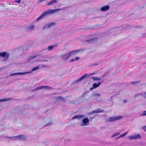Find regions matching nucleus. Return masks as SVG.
Returning <instances> with one entry per match:
<instances>
[{"label": "nucleus", "mask_w": 146, "mask_h": 146, "mask_svg": "<svg viewBox=\"0 0 146 146\" xmlns=\"http://www.w3.org/2000/svg\"><path fill=\"white\" fill-rule=\"evenodd\" d=\"M61 10V9H48L46 11L44 12L41 15L38 17L36 21H37L41 19L45 16L52 13H54L56 12H58Z\"/></svg>", "instance_id": "1"}, {"label": "nucleus", "mask_w": 146, "mask_h": 146, "mask_svg": "<svg viewBox=\"0 0 146 146\" xmlns=\"http://www.w3.org/2000/svg\"><path fill=\"white\" fill-rule=\"evenodd\" d=\"M123 117L122 115L116 116L113 117H111L108 118L107 121L108 122L115 121L121 119Z\"/></svg>", "instance_id": "2"}, {"label": "nucleus", "mask_w": 146, "mask_h": 146, "mask_svg": "<svg viewBox=\"0 0 146 146\" xmlns=\"http://www.w3.org/2000/svg\"><path fill=\"white\" fill-rule=\"evenodd\" d=\"M13 140H21L23 141L26 140V138L23 135H20L18 136L12 137H11Z\"/></svg>", "instance_id": "3"}, {"label": "nucleus", "mask_w": 146, "mask_h": 146, "mask_svg": "<svg viewBox=\"0 0 146 146\" xmlns=\"http://www.w3.org/2000/svg\"><path fill=\"white\" fill-rule=\"evenodd\" d=\"M89 124V120L88 118H84L82 120V122L80 123V125L82 126H86L88 125Z\"/></svg>", "instance_id": "4"}, {"label": "nucleus", "mask_w": 146, "mask_h": 146, "mask_svg": "<svg viewBox=\"0 0 146 146\" xmlns=\"http://www.w3.org/2000/svg\"><path fill=\"white\" fill-rule=\"evenodd\" d=\"M52 88L48 86H42L39 87H38L34 89L33 91L34 92L37 91L38 90H41L42 89H44L46 90H48L52 89Z\"/></svg>", "instance_id": "5"}, {"label": "nucleus", "mask_w": 146, "mask_h": 146, "mask_svg": "<svg viewBox=\"0 0 146 146\" xmlns=\"http://www.w3.org/2000/svg\"><path fill=\"white\" fill-rule=\"evenodd\" d=\"M45 125H48L52 123V119L51 117H48L45 118L44 119Z\"/></svg>", "instance_id": "6"}, {"label": "nucleus", "mask_w": 146, "mask_h": 146, "mask_svg": "<svg viewBox=\"0 0 146 146\" xmlns=\"http://www.w3.org/2000/svg\"><path fill=\"white\" fill-rule=\"evenodd\" d=\"M141 136L139 134H137L136 135H133L128 137V139L130 140H136L140 139Z\"/></svg>", "instance_id": "7"}, {"label": "nucleus", "mask_w": 146, "mask_h": 146, "mask_svg": "<svg viewBox=\"0 0 146 146\" xmlns=\"http://www.w3.org/2000/svg\"><path fill=\"white\" fill-rule=\"evenodd\" d=\"M79 51V50H78L72 51L68 53H67L66 56H67V58H70L71 56L78 53Z\"/></svg>", "instance_id": "8"}, {"label": "nucleus", "mask_w": 146, "mask_h": 146, "mask_svg": "<svg viewBox=\"0 0 146 146\" xmlns=\"http://www.w3.org/2000/svg\"><path fill=\"white\" fill-rule=\"evenodd\" d=\"M86 115L84 114H78L74 116L72 118V119H80L82 118L85 117Z\"/></svg>", "instance_id": "9"}, {"label": "nucleus", "mask_w": 146, "mask_h": 146, "mask_svg": "<svg viewBox=\"0 0 146 146\" xmlns=\"http://www.w3.org/2000/svg\"><path fill=\"white\" fill-rule=\"evenodd\" d=\"M31 72H17L14 73L13 74H11L9 75V76H15L17 75H24L26 74H28L30 73Z\"/></svg>", "instance_id": "10"}, {"label": "nucleus", "mask_w": 146, "mask_h": 146, "mask_svg": "<svg viewBox=\"0 0 146 146\" xmlns=\"http://www.w3.org/2000/svg\"><path fill=\"white\" fill-rule=\"evenodd\" d=\"M9 55L8 54L6 53L5 52H0V57L4 58L5 60L7 59L9 57Z\"/></svg>", "instance_id": "11"}, {"label": "nucleus", "mask_w": 146, "mask_h": 146, "mask_svg": "<svg viewBox=\"0 0 146 146\" xmlns=\"http://www.w3.org/2000/svg\"><path fill=\"white\" fill-rule=\"evenodd\" d=\"M54 24L55 23H50L45 25L43 27L42 29H45L49 28L51 26H52L53 25H54Z\"/></svg>", "instance_id": "12"}, {"label": "nucleus", "mask_w": 146, "mask_h": 146, "mask_svg": "<svg viewBox=\"0 0 146 146\" xmlns=\"http://www.w3.org/2000/svg\"><path fill=\"white\" fill-rule=\"evenodd\" d=\"M100 84L101 83L100 82H98V84L96 83H94L93 85V87L91 88H90V90H91L94 88L98 87L100 86Z\"/></svg>", "instance_id": "13"}, {"label": "nucleus", "mask_w": 146, "mask_h": 146, "mask_svg": "<svg viewBox=\"0 0 146 146\" xmlns=\"http://www.w3.org/2000/svg\"><path fill=\"white\" fill-rule=\"evenodd\" d=\"M88 76V75L87 74H85L84 75L82 76L78 80L77 82H80L82 80H83Z\"/></svg>", "instance_id": "14"}, {"label": "nucleus", "mask_w": 146, "mask_h": 146, "mask_svg": "<svg viewBox=\"0 0 146 146\" xmlns=\"http://www.w3.org/2000/svg\"><path fill=\"white\" fill-rule=\"evenodd\" d=\"M110 8V7L109 6H105L104 7H102L101 8V10L102 11H105L108 10Z\"/></svg>", "instance_id": "15"}, {"label": "nucleus", "mask_w": 146, "mask_h": 146, "mask_svg": "<svg viewBox=\"0 0 146 146\" xmlns=\"http://www.w3.org/2000/svg\"><path fill=\"white\" fill-rule=\"evenodd\" d=\"M57 1L56 0H52L49 2L47 3L48 5H53L55 3H56L57 2Z\"/></svg>", "instance_id": "16"}, {"label": "nucleus", "mask_w": 146, "mask_h": 146, "mask_svg": "<svg viewBox=\"0 0 146 146\" xmlns=\"http://www.w3.org/2000/svg\"><path fill=\"white\" fill-rule=\"evenodd\" d=\"M103 110L100 109H98L96 110L92 111V113H98L100 112H103Z\"/></svg>", "instance_id": "17"}, {"label": "nucleus", "mask_w": 146, "mask_h": 146, "mask_svg": "<svg viewBox=\"0 0 146 146\" xmlns=\"http://www.w3.org/2000/svg\"><path fill=\"white\" fill-rule=\"evenodd\" d=\"M79 59H80V58L79 57H77L74 59H71L70 60V62H72L74 61H78V60H79Z\"/></svg>", "instance_id": "18"}, {"label": "nucleus", "mask_w": 146, "mask_h": 146, "mask_svg": "<svg viewBox=\"0 0 146 146\" xmlns=\"http://www.w3.org/2000/svg\"><path fill=\"white\" fill-rule=\"evenodd\" d=\"M92 78L94 80H101V78L99 77H94Z\"/></svg>", "instance_id": "19"}, {"label": "nucleus", "mask_w": 146, "mask_h": 146, "mask_svg": "<svg viewBox=\"0 0 146 146\" xmlns=\"http://www.w3.org/2000/svg\"><path fill=\"white\" fill-rule=\"evenodd\" d=\"M35 26L34 25H31L28 27V29L29 30H32L34 29L35 28Z\"/></svg>", "instance_id": "20"}, {"label": "nucleus", "mask_w": 146, "mask_h": 146, "mask_svg": "<svg viewBox=\"0 0 146 146\" xmlns=\"http://www.w3.org/2000/svg\"><path fill=\"white\" fill-rule=\"evenodd\" d=\"M38 69H39V66H37L36 67L33 68L32 69L31 71V72L30 73H31L32 72L34 71H35V70H37Z\"/></svg>", "instance_id": "21"}, {"label": "nucleus", "mask_w": 146, "mask_h": 146, "mask_svg": "<svg viewBox=\"0 0 146 146\" xmlns=\"http://www.w3.org/2000/svg\"><path fill=\"white\" fill-rule=\"evenodd\" d=\"M54 46H49L48 48H47V49L49 50V51H50L51 50H52L54 47Z\"/></svg>", "instance_id": "22"}, {"label": "nucleus", "mask_w": 146, "mask_h": 146, "mask_svg": "<svg viewBox=\"0 0 146 146\" xmlns=\"http://www.w3.org/2000/svg\"><path fill=\"white\" fill-rule=\"evenodd\" d=\"M120 134V133L119 132H118L117 133H115L114 134L111 136V137L113 138L115 136H117V135H119Z\"/></svg>", "instance_id": "23"}, {"label": "nucleus", "mask_w": 146, "mask_h": 146, "mask_svg": "<svg viewBox=\"0 0 146 146\" xmlns=\"http://www.w3.org/2000/svg\"><path fill=\"white\" fill-rule=\"evenodd\" d=\"M66 55V54L63 56H62V59H64V60H66L68 59V58H67V56Z\"/></svg>", "instance_id": "24"}, {"label": "nucleus", "mask_w": 146, "mask_h": 146, "mask_svg": "<svg viewBox=\"0 0 146 146\" xmlns=\"http://www.w3.org/2000/svg\"><path fill=\"white\" fill-rule=\"evenodd\" d=\"M127 133V132H126L125 133L121 135L120 136V137H122L124 136Z\"/></svg>", "instance_id": "25"}, {"label": "nucleus", "mask_w": 146, "mask_h": 146, "mask_svg": "<svg viewBox=\"0 0 146 146\" xmlns=\"http://www.w3.org/2000/svg\"><path fill=\"white\" fill-rule=\"evenodd\" d=\"M141 116H146V111H144L143 113L141 115Z\"/></svg>", "instance_id": "26"}, {"label": "nucleus", "mask_w": 146, "mask_h": 146, "mask_svg": "<svg viewBox=\"0 0 146 146\" xmlns=\"http://www.w3.org/2000/svg\"><path fill=\"white\" fill-rule=\"evenodd\" d=\"M142 128L144 131H146V126H142Z\"/></svg>", "instance_id": "27"}, {"label": "nucleus", "mask_w": 146, "mask_h": 146, "mask_svg": "<svg viewBox=\"0 0 146 146\" xmlns=\"http://www.w3.org/2000/svg\"><path fill=\"white\" fill-rule=\"evenodd\" d=\"M95 96H98L100 97L101 96V95L99 94H96L94 95Z\"/></svg>", "instance_id": "28"}, {"label": "nucleus", "mask_w": 146, "mask_h": 146, "mask_svg": "<svg viewBox=\"0 0 146 146\" xmlns=\"http://www.w3.org/2000/svg\"><path fill=\"white\" fill-rule=\"evenodd\" d=\"M36 57V56H31L29 58V60H30L31 59H32L35 58Z\"/></svg>", "instance_id": "29"}, {"label": "nucleus", "mask_w": 146, "mask_h": 146, "mask_svg": "<svg viewBox=\"0 0 146 146\" xmlns=\"http://www.w3.org/2000/svg\"><path fill=\"white\" fill-rule=\"evenodd\" d=\"M141 95H142L143 96V97L146 98V93H143V94H141Z\"/></svg>", "instance_id": "30"}, {"label": "nucleus", "mask_w": 146, "mask_h": 146, "mask_svg": "<svg viewBox=\"0 0 146 146\" xmlns=\"http://www.w3.org/2000/svg\"><path fill=\"white\" fill-rule=\"evenodd\" d=\"M139 83V82H131V83L132 84H136V83Z\"/></svg>", "instance_id": "31"}, {"label": "nucleus", "mask_w": 146, "mask_h": 146, "mask_svg": "<svg viewBox=\"0 0 146 146\" xmlns=\"http://www.w3.org/2000/svg\"><path fill=\"white\" fill-rule=\"evenodd\" d=\"M8 100V99H2L0 100V102H1V101L4 102V101H7Z\"/></svg>", "instance_id": "32"}, {"label": "nucleus", "mask_w": 146, "mask_h": 146, "mask_svg": "<svg viewBox=\"0 0 146 146\" xmlns=\"http://www.w3.org/2000/svg\"><path fill=\"white\" fill-rule=\"evenodd\" d=\"M21 1V0H15V1L17 3H20Z\"/></svg>", "instance_id": "33"}, {"label": "nucleus", "mask_w": 146, "mask_h": 146, "mask_svg": "<svg viewBox=\"0 0 146 146\" xmlns=\"http://www.w3.org/2000/svg\"><path fill=\"white\" fill-rule=\"evenodd\" d=\"M42 67H48V66L47 65H44L42 64Z\"/></svg>", "instance_id": "34"}, {"label": "nucleus", "mask_w": 146, "mask_h": 146, "mask_svg": "<svg viewBox=\"0 0 146 146\" xmlns=\"http://www.w3.org/2000/svg\"><path fill=\"white\" fill-rule=\"evenodd\" d=\"M71 141L70 139H67L66 140V142H70Z\"/></svg>", "instance_id": "35"}, {"label": "nucleus", "mask_w": 146, "mask_h": 146, "mask_svg": "<svg viewBox=\"0 0 146 146\" xmlns=\"http://www.w3.org/2000/svg\"><path fill=\"white\" fill-rule=\"evenodd\" d=\"M46 0H39V2H43L44 1H45Z\"/></svg>", "instance_id": "36"}, {"label": "nucleus", "mask_w": 146, "mask_h": 146, "mask_svg": "<svg viewBox=\"0 0 146 146\" xmlns=\"http://www.w3.org/2000/svg\"><path fill=\"white\" fill-rule=\"evenodd\" d=\"M93 40H94V39H91V40H89V42H91L92 41H93Z\"/></svg>", "instance_id": "37"}, {"label": "nucleus", "mask_w": 146, "mask_h": 146, "mask_svg": "<svg viewBox=\"0 0 146 146\" xmlns=\"http://www.w3.org/2000/svg\"><path fill=\"white\" fill-rule=\"evenodd\" d=\"M121 138V137H120V136H119V137H117V138H116V139H119V138Z\"/></svg>", "instance_id": "38"}, {"label": "nucleus", "mask_w": 146, "mask_h": 146, "mask_svg": "<svg viewBox=\"0 0 146 146\" xmlns=\"http://www.w3.org/2000/svg\"><path fill=\"white\" fill-rule=\"evenodd\" d=\"M127 102V101L126 100H124L123 101V102L124 103H125L126 102Z\"/></svg>", "instance_id": "39"}, {"label": "nucleus", "mask_w": 146, "mask_h": 146, "mask_svg": "<svg viewBox=\"0 0 146 146\" xmlns=\"http://www.w3.org/2000/svg\"><path fill=\"white\" fill-rule=\"evenodd\" d=\"M42 61H47V60H43Z\"/></svg>", "instance_id": "40"}, {"label": "nucleus", "mask_w": 146, "mask_h": 146, "mask_svg": "<svg viewBox=\"0 0 146 146\" xmlns=\"http://www.w3.org/2000/svg\"><path fill=\"white\" fill-rule=\"evenodd\" d=\"M40 60H39L37 61H38V62H40Z\"/></svg>", "instance_id": "41"}, {"label": "nucleus", "mask_w": 146, "mask_h": 146, "mask_svg": "<svg viewBox=\"0 0 146 146\" xmlns=\"http://www.w3.org/2000/svg\"><path fill=\"white\" fill-rule=\"evenodd\" d=\"M94 74H90V75H93Z\"/></svg>", "instance_id": "42"}, {"label": "nucleus", "mask_w": 146, "mask_h": 146, "mask_svg": "<svg viewBox=\"0 0 146 146\" xmlns=\"http://www.w3.org/2000/svg\"><path fill=\"white\" fill-rule=\"evenodd\" d=\"M97 65V64H94V65Z\"/></svg>", "instance_id": "43"}]
</instances>
